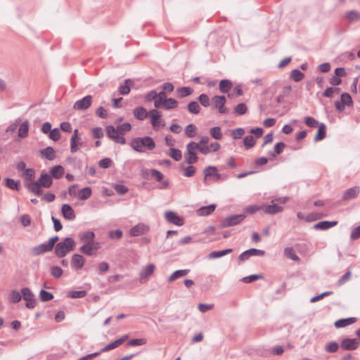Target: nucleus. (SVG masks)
Instances as JSON below:
<instances>
[{"mask_svg": "<svg viewBox=\"0 0 360 360\" xmlns=\"http://www.w3.org/2000/svg\"><path fill=\"white\" fill-rule=\"evenodd\" d=\"M359 193V188L354 186L350 188L345 191L343 195V199L345 200H350L355 198Z\"/></svg>", "mask_w": 360, "mask_h": 360, "instance_id": "b1692460", "label": "nucleus"}, {"mask_svg": "<svg viewBox=\"0 0 360 360\" xmlns=\"http://www.w3.org/2000/svg\"><path fill=\"white\" fill-rule=\"evenodd\" d=\"M198 101L204 107H208L210 105V101L207 94H200L198 97Z\"/></svg>", "mask_w": 360, "mask_h": 360, "instance_id": "0e129e2a", "label": "nucleus"}, {"mask_svg": "<svg viewBox=\"0 0 360 360\" xmlns=\"http://www.w3.org/2000/svg\"><path fill=\"white\" fill-rule=\"evenodd\" d=\"M189 272L188 269H181L176 270L173 272L170 276L168 278V282L172 283L176 280L177 278H181L183 276H186Z\"/></svg>", "mask_w": 360, "mask_h": 360, "instance_id": "cd10ccee", "label": "nucleus"}, {"mask_svg": "<svg viewBox=\"0 0 360 360\" xmlns=\"http://www.w3.org/2000/svg\"><path fill=\"white\" fill-rule=\"evenodd\" d=\"M21 176L24 180L25 186L27 188V184L30 182H34L33 181L35 176V171L33 169L28 168L22 172Z\"/></svg>", "mask_w": 360, "mask_h": 360, "instance_id": "4be33fe9", "label": "nucleus"}, {"mask_svg": "<svg viewBox=\"0 0 360 360\" xmlns=\"http://www.w3.org/2000/svg\"><path fill=\"white\" fill-rule=\"evenodd\" d=\"M196 133V127L193 124H189L185 129V134L189 137L193 138Z\"/></svg>", "mask_w": 360, "mask_h": 360, "instance_id": "8fccbe9b", "label": "nucleus"}, {"mask_svg": "<svg viewBox=\"0 0 360 360\" xmlns=\"http://www.w3.org/2000/svg\"><path fill=\"white\" fill-rule=\"evenodd\" d=\"M285 147V145L284 143H283V142L277 143L274 146V153H272L271 155L276 156V155L281 154L283 151Z\"/></svg>", "mask_w": 360, "mask_h": 360, "instance_id": "69168bd1", "label": "nucleus"}, {"mask_svg": "<svg viewBox=\"0 0 360 360\" xmlns=\"http://www.w3.org/2000/svg\"><path fill=\"white\" fill-rule=\"evenodd\" d=\"M245 218L243 214L231 215L221 221V226L223 228L235 226L240 223Z\"/></svg>", "mask_w": 360, "mask_h": 360, "instance_id": "ddd939ff", "label": "nucleus"}, {"mask_svg": "<svg viewBox=\"0 0 360 360\" xmlns=\"http://www.w3.org/2000/svg\"><path fill=\"white\" fill-rule=\"evenodd\" d=\"M202 174L206 184L210 181L216 182L221 179V174L218 172L217 168L214 166L205 167Z\"/></svg>", "mask_w": 360, "mask_h": 360, "instance_id": "423d86ee", "label": "nucleus"}, {"mask_svg": "<svg viewBox=\"0 0 360 360\" xmlns=\"http://www.w3.org/2000/svg\"><path fill=\"white\" fill-rule=\"evenodd\" d=\"M232 87V82L229 79H223L219 83V90L221 93H227Z\"/></svg>", "mask_w": 360, "mask_h": 360, "instance_id": "f704fd0d", "label": "nucleus"}, {"mask_svg": "<svg viewBox=\"0 0 360 360\" xmlns=\"http://www.w3.org/2000/svg\"><path fill=\"white\" fill-rule=\"evenodd\" d=\"M127 338H128L127 335H124V336L122 337L121 338H119V339L115 340L114 342H112L111 343L107 345L105 347H104L103 349H101V352H104L110 351L111 349H113L117 347L122 343H123L124 341L127 339Z\"/></svg>", "mask_w": 360, "mask_h": 360, "instance_id": "393cba45", "label": "nucleus"}, {"mask_svg": "<svg viewBox=\"0 0 360 360\" xmlns=\"http://www.w3.org/2000/svg\"><path fill=\"white\" fill-rule=\"evenodd\" d=\"M51 176L58 179L63 176L64 174V169L61 165H56L50 169Z\"/></svg>", "mask_w": 360, "mask_h": 360, "instance_id": "7c9ffc66", "label": "nucleus"}, {"mask_svg": "<svg viewBox=\"0 0 360 360\" xmlns=\"http://www.w3.org/2000/svg\"><path fill=\"white\" fill-rule=\"evenodd\" d=\"M245 134V130L243 128H237L231 131V136L234 139H240Z\"/></svg>", "mask_w": 360, "mask_h": 360, "instance_id": "e2e57ef3", "label": "nucleus"}, {"mask_svg": "<svg viewBox=\"0 0 360 360\" xmlns=\"http://www.w3.org/2000/svg\"><path fill=\"white\" fill-rule=\"evenodd\" d=\"M264 254L265 252L264 250L251 248L242 252L239 255L238 259L240 261H245L252 256H264Z\"/></svg>", "mask_w": 360, "mask_h": 360, "instance_id": "dca6fc26", "label": "nucleus"}, {"mask_svg": "<svg viewBox=\"0 0 360 360\" xmlns=\"http://www.w3.org/2000/svg\"><path fill=\"white\" fill-rule=\"evenodd\" d=\"M193 92V90L190 87H181L177 89V93L179 96L181 98L186 97L191 95Z\"/></svg>", "mask_w": 360, "mask_h": 360, "instance_id": "6e6d98bb", "label": "nucleus"}, {"mask_svg": "<svg viewBox=\"0 0 360 360\" xmlns=\"http://www.w3.org/2000/svg\"><path fill=\"white\" fill-rule=\"evenodd\" d=\"M356 321V318L352 317L347 319H339L335 322V326L337 328H343L347 326L351 325Z\"/></svg>", "mask_w": 360, "mask_h": 360, "instance_id": "bb28decb", "label": "nucleus"}, {"mask_svg": "<svg viewBox=\"0 0 360 360\" xmlns=\"http://www.w3.org/2000/svg\"><path fill=\"white\" fill-rule=\"evenodd\" d=\"M168 155L176 161H179L182 158L181 150L174 148H171L169 150Z\"/></svg>", "mask_w": 360, "mask_h": 360, "instance_id": "a19ab883", "label": "nucleus"}, {"mask_svg": "<svg viewBox=\"0 0 360 360\" xmlns=\"http://www.w3.org/2000/svg\"><path fill=\"white\" fill-rule=\"evenodd\" d=\"M91 188L86 187L79 191L78 198L82 200H84L88 199L91 196Z\"/></svg>", "mask_w": 360, "mask_h": 360, "instance_id": "79ce46f5", "label": "nucleus"}, {"mask_svg": "<svg viewBox=\"0 0 360 360\" xmlns=\"http://www.w3.org/2000/svg\"><path fill=\"white\" fill-rule=\"evenodd\" d=\"M131 147L137 152H144L146 150H152L155 148V143L150 136L137 137L131 140Z\"/></svg>", "mask_w": 360, "mask_h": 360, "instance_id": "7ed1b4c3", "label": "nucleus"}, {"mask_svg": "<svg viewBox=\"0 0 360 360\" xmlns=\"http://www.w3.org/2000/svg\"><path fill=\"white\" fill-rule=\"evenodd\" d=\"M39 299L41 302H47L53 299V295L48 291L41 290L39 292Z\"/></svg>", "mask_w": 360, "mask_h": 360, "instance_id": "49530a36", "label": "nucleus"}, {"mask_svg": "<svg viewBox=\"0 0 360 360\" xmlns=\"http://www.w3.org/2000/svg\"><path fill=\"white\" fill-rule=\"evenodd\" d=\"M200 145L191 141L186 145V152L184 153L185 162L188 164H194L198 161L197 150L200 151Z\"/></svg>", "mask_w": 360, "mask_h": 360, "instance_id": "39448f33", "label": "nucleus"}, {"mask_svg": "<svg viewBox=\"0 0 360 360\" xmlns=\"http://www.w3.org/2000/svg\"><path fill=\"white\" fill-rule=\"evenodd\" d=\"M243 143L246 148L249 149L252 148L255 144V141L252 136H246L243 139Z\"/></svg>", "mask_w": 360, "mask_h": 360, "instance_id": "13d9d810", "label": "nucleus"}, {"mask_svg": "<svg viewBox=\"0 0 360 360\" xmlns=\"http://www.w3.org/2000/svg\"><path fill=\"white\" fill-rule=\"evenodd\" d=\"M84 257L79 254H74L72 256L71 265L75 270L81 269L84 264Z\"/></svg>", "mask_w": 360, "mask_h": 360, "instance_id": "6ab92c4d", "label": "nucleus"}, {"mask_svg": "<svg viewBox=\"0 0 360 360\" xmlns=\"http://www.w3.org/2000/svg\"><path fill=\"white\" fill-rule=\"evenodd\" d=\"M232 251H233L232 249H230V248L226 249V250H224L221 251H213L209 254L208 257H209V259L219 258V257L226 255L227 254L232 252Z\"/></svg>", "mask_w": 360, "mask_h": 360, "instance_id": "473e14b6", "label": "nucleus"}, {"mask_svg": "<svg viewBox=\"0 0 360 360\" xmlns=\"http://www.w3.org/2000/svg\"><path fill=\"white\" fill-rule=\"evenodd\" d=\"M262 278V276L260 274H252L248 276H245L241 279V281L245 283H250L257 280H259Z\"/></svg>", "mask_w": 360, "mask_h": 360, "instance_id": "3c124183", "label": "nucleus"}, {"mask_svg": "<svg viewBox=\"0 0 360 360\" xmlns=\"http://www.w3.org/2000/svg\"><path fill=\"white\" fill-rule=\"evenodd\" d=\"M22 297L26 302L25 307L28 309H34L37 304V299L32 291L27 287L21 289Z\"/></svg>", "mask_w": 360, "mask_h": 360, "instance_id": "0eeeda50", "label": "nucleus"}, {"mask_svg": "<svg viewBox=\"0 0 360 360\" xmlns=\"http://www.w3.org/2000/svg\"><path fill=\"white\" fill-rule=\"evenodd\" d=\"M284 255L286 257L297 261L299 259L298 256L295 254V250L292 248H286L284 250Z\"/></svg>", "mask_w": 360, "mask_h": 360, "instance_id": "a18cd8bd", "label": "nucleus"}, {"mask_svg": "<svg viewBox=\"0 0 360 360\" xmlns=\"http://www.w3.org/2000/svg\"><path fill=\"white\" fill-rule=\"evenodd\" d=\"M75 246V240L72 238L67 237L63 241L56 244L55 254L58 257H64L68 252L74 250Z\"/></svg>", "mask_w": 360, "mask_h": 360, "instance_id": "20e7f679", "label": "nucleus"}, {"mask_svg": "<svg viewBox=\"0 0 360 360\" xmlns=\"http://www.w3.org/2000/svg\"><path fill=\"white\" fill-rule=\"evenodd\" d=\"M147 342V340L146 338H137V339H132L128 342V345L129 346H141L144 345Z\"/></svg>", "mask_w": 360, "mask_h": 360, "instance_id": "4d7b16f0", "label": "nucleus"}, {"mask_svg": "<svg viewBox=\"0 0 360 360\" xmlns=\"http://www.w3.org/2000/svg\"><path fill=\"white\" fill-rule=\"evenodd\" d=\"M216 208L215 204H211L208 206H205L197 210V214L198 216H207L212 214Z\"/></svg>", "mask_w": 360, "mask_h": 360, "instance_id": "a878e982", "label": "nucleus"}, {"mask_svg": "<svg viewBox=\"0 0 360 360\" xmlns=\"http://www.w3.org/2000/svg\"><path fill=\"white\" fill-rule=\"evenodd\" d=\"M188 110L191 113L198 114L200 107L196 101H192L188 105Z\"/></svg>", "mask_w": 360, "mask_h": 360, "instance_id": "603ef678", "label": "nucleus"}, {"mask_svg": "<svg viewBox=\"0 0 360 360\" xmlns=\"http://www.w3.org/2000/svg\"><path fill=\"white\" fill-rule=\"evenodd\" d=\"M50 273L53 277L59 278L63 275V271L60 267L54 266L50 269Z\"/></svg>", "mask_w": 360, "mask_h": 360, "instance_id": "5fc2aeb1", "label": "nucleus"}, {"mask_svg": "<svg viewBox=\"0 0 360 360\" xmlns=\"http://www.w3.org/2000/svg\"><path fill=\"white\" fill-rule=\"evenodd\" d=\"M247 106L245 103H239L238 104L234 109V112L239 115H244L247 112Z\"/></svg>", "mask_w": 360, "mask_h": 360, "instance_id": "680f3d73", "label": "nucleus"}, {"mask_svg": "<svg viewBox=\"0 0 360 360\" xmlns=\"http://www.w3.org/2000/svg\"><path fill=\"white\" fill-rule=\"evenodd\" d=\"M340 346L344 350H354L359 346V342L356 338H345L341 342Z\"/></svg>", "mask_w": 360, "mask_h": 360, "instance_id": "f3484780", "label": "nucleus"}, {"mask_svg": "<svg viewBox=\"0 0 360 360\" xmlns=\"http://www.w3.org/2000/svg\"><path fill=\"white\" fill-rule=\"evenodd\" d=\"M86 292L85 290L71 291L68 293V297L72 299L82 298L85 297Z\"/></svg>", "mask_w": 360, "mask_h": 360, "instance_id": "bf43d9fd", "label": "nucleus"}, {"mask_svg": "<svg viewBox=\"0 0 360 360\" xmlns=\"http://www.w3.org/2000/svg\"><path fill=\"white\" fill-rule=\"evenodd\" d=\"M353 103L351 96L348 93H344L341 95L340 101L335 102V107L336 109L342 112L345 110V106H350Z\"/></svg>", "mask_w": 360, "mask_h": 360, "instance_id": "9b49d317", "label": "nucleus"}, {"mask_svg": "<svg viewBox=\"0 0 360 360\" xmlns=\"http://www.w3.org/2000/svg\"><path fill=\"white\" fill-rule=\"evenodd\" d=\"M84 146V142L82 140V138H77L75 139L74 143L70 140V151L72 153H76L79 150V147Z\"/></svg>", "mask_w": 360, "mask_h": 360, "instance_id": "72a5a7b5", "label": "nucleus"}, {"mask_svg": "<svg viewBox=\"0 0 360 360\" xmlns=\"http://www.w3.org/2000/svg\"><path fill=\"white\" fill-rule=\"evenodd\" d=\"M51 176L46 173L41 174L38 181L30 182L27 184V188L37 195L42 193L41 187L49 188L52 185Z\"/></svg>", "mask_w": 360, "mask_h": 360, "instance_id": "f03ea898", "label": "nucleus"}, {"mask_svg": "<svg viewBox=\"0 0 360 360\" xmlns=\"http://www.w3.org/2000/svg\"><path fill=\"white\" fill-rule=\"evenodd\" d=\"M210 134L213 139L217 140H220L223 137L221 130L219 127H214L211 128L210 129Z\"/></svg>", "mask_w": 360, "mask_h": 360, "instance_id": "ea45409f", "label": "nucleus"}, {"mask_svg": "<svg viewBox=\"0 0 360 360\" xmlns=\"http://www.w3.org/2000/svg\"><path fill=\"white\" fill-rule=\"evenodd\" d=\"M226 99L224 96H214L212 98V105L214 109L218 110L221 114H224L228 112V109L225 107Z\"/></svg>", "mask_w": 360, "mask_h": 360, "instance_id": "6e6552de", "label": "nucleus"}, {"mask_svg": "<svg viewBox=\"0 0 360 360\" xmlns=\"http://www.w3.org/2000/svg\"><path fill=\"white\" fill-rule=\"evenodd\" d=\"M95 233L91 231H85L79 234V240L83 245L79 251L86 255L91 256L101 248L100 243L95 241Z\"/></svg>", "mask_w": 360, "mask_h": 360, "instance_id": "f257e3e1", "label": "nucleus"}, {"mask_svg": "<svg viewBox=\"0 0 360 360\" xmlns=\"http://www.w3.org/2000/svg\"><path fill=\"white\" fill-rule=\"evenodd\" d=\"M339 347V345L335 342H330L325 345V349L327 352H335Z\"/></svg>", "mask_w": 360, "mask_h": 360, "instance_id": "052dcab7", "label": "nucleus"}, {"mask_svg": "<svg viewBox=\"0 0 360 360\" xmlns=\"http://www.w3.org/2000/svg\"><path fill=\"white\" fill-rule=\"evenodd\" d=\"M150 175L157 181H161L163 179V174L155 169H150Z\"/></svg>", "mask_w": 360, "mask_h": 360, "instance_id": "338daca9", "label": "nucleus"}, {"mask_svg": "<svg viewBox=\"0 0 360 360\" xmlns=\"http://www.w3.org/2000/svg\"><path fill=\"white\" fill-rule=\"evenodd\" d=\"M49 136L53 141H58L60 137V133L59 129L58 128H54L50 131Z\"/></svg>", "mask_w": 360, "mask_h": 360, "instance_id": "774afa93", "label": "nucleus"}, {"mask_svg": "<svg viewBox=\"0 0 360 360\" xmlns=\"http://www.w3.org/2000/svg\"><path fill=\"white\" fill-rule=\"evenodd\" d=\"M345 18L349 22H355L360 20V12L357 11H349L345 14Z\"/></svg>", "mask_w": 360, "mask_h": 360, "instance_id": "c85d7f7f", "label": "nucleus"}, {"mask_svg": "<svg viewBox=\"0 0 360 360\" xmlns=\"http://www.w3.org/2000/svg\"><path fill=\"white\" fill-rule=\"evenodd\" d=\"M337 224H338V222L336 221H320V222L316 223V229L326 230V229H330L331 227L335 226Z\"/></svg>", "mask_w": 360, "mask_h": 360, "instance_id": "2f4dec72", "label": "nucleus"}, {"mask_svg": "<svg viewBox=\"0 0 360 360\" xmlns=\"http://www.w3.org/2000/svg\"><path fill=\"white\" fill-rule=\"evenodd\" d=\"M52 249L47 243H41L39 245L33 247L30 252L34 256L40 255L44 252H50Z\"/></svg>", "mask_w": 360, "mask_h": 360, "instance_id": "aec40b11", "label": "nucleus"}, {"mask_svg": "<svg viewBox=\"0 0 360 360\" xmlns=\"http://www.w3.org/2000/svg\"><path fill=\"white\" fill-rule=\"evenodd\" d=\"M150 227L143 223H139L129 231V235L133 237L144 235L148 232Z\"/></svg>", "mask_w": 360, "mask_h": 360, "instance_id": "4468645a", "label": "nucleus"}, {"mask_svg": "<svg viewBox=\"0 0 360 360\" xmlns=\"http://www.w3.org/2000/svg\"><path fill=\"white\" fill-rule=\"evenodd\" d=\"M133 82L130 79L125 80V84L120 85L119 87V92L122 95H127L130 92V85Z\"/></svg>", "mask_w": 360, "mask_h": 360, "instance_id": "c9c22d12", "label": "nucleus"}, {"mask_svg": "<svg viewBox=\"0 0 360 360\" xmlns=\"http://www.w3.org/2000/svg\"><path fill=\"white\" fill-rule=\"evenodd\" d=\"M134 117L139 120H145L148 116H149L148 112L146 111V110L143 107H138L136 108L134 110Z\"/></svg>", "mask_w": 360, "mask_h": 360, "instance_id": "c756f323", "label": "nucleus"}, {"mask_svg": "<svg viewBox=\"0 0 360 360\" xmlns=\"http://www.w3.org/2000/svg\"><path fill=\"white\" fill-rule=\"evenodd\" d=\"M63 217L68 220H73L75 218V213L72 207L68 204H63L61 207Z\"/></svg>", "mask_w": 360, "mask_h": 360, "instance_id": "412c9836", "label": "nucleus"}, {"mask_svg": "<svg viewBox=\"0 0 360 360\" xmlns=\"http://www.w3.org/2000/svg\"><path fill=\"white\" fill-rule=\"evenodd\" d=\"M108 136L113 140L119 135L118 129H115L113 126L109 125L106 127Z\"/></svg>", "mask_w": 360, "mask_h": 360, "instance_id": "09e8293b", "label": "nucleus"}, {"mask_svg": "<svg viewBox=\"0 0 360 360\" xmlns=\"http://www.w3.org/2000/svg\"><path fill=\"white\" fill-rule=\"evenodd\" d=\"M165 217L167 221L175 224L176 226H182L184 224V219L174 212L167 211L165 212Z\"/></svg>", "mask_w": 360, "mask_h": 360, "instance_id": "a211bd4d", "label": "nucleus"}, {"mask_svg": "<svg viewBox=\"0 0 360 360\" xmlns=\"http://www.w3.org/2000/svg\"><path fill=\"white\" fill-rule=\"evenodd\" d=\"M41 154L49 160H52L55 158L54 150L50 146L41 150Z\"/></svg>", "mask_w": 360, "mask_h": 360, "instance_id": "e433bc0d", "label": "nucleus"}, {"mask_svg": "<svg viewBox=\"0 0 360 360\" xmlns=\"http://www.w3.org/2000/svg\"><path fill=\"white\" fill-rule=\"evenodd\" d=\"M178 105V102L172 98H169L164 100L163 107L166 110H171L176 108Z\"/></svg>", "mask_w": 360, "mask_h": 360, "instance_id": "58836bf2", "label": "nucleus"}, {"mask_svg": "<svg viewBox=\"0 0 360 360\" xmlns=\"http://www.w3.org/2000/svg\"><path fill=\"white\" fill-rule=\"evenodd\" d=\"M221 146L217 142L211 143L209 146L200 147V152L203 155H207L210 153H214L218 151Z\"/></svg>", "mask_w": 360, "mask_h": 360, "instance_id": "5701e85b", "label": "nucleus"}, {"mask_svg": "<svg viewBox=\"0 0 360 360\" xmlns=\"http://www.w3.org/2000/svg\"><path fill=\"white\" fill-rule=\"evenodd\" d=\"M262 210L265 214H275L281 212L283 210V207L278 205L276 200H271V205H262Z\"/></svg>", "mask_w": 360, "mask_h": 360, "instance_id": "2eb2a0df", "label": "nucleus"}, {"mask_svg": "<svg viewBox=\"0 0 360 360\" xmlns=\"http://www.w3.org/2000/svg\"><path fill=\"white\" fill-rule=\"evenodd\" d=\"M148 115L151 119V124L155 130H158L165 125L164 122L160 120L162 115L157 110H150Z\"/></svg>", "mask_w": 360, "mask_h": 360, "instance_id": "f8f14e48", "label": "nucleus"}, {"mask_svg": "<svg viewBox=\"0 0 360 360\" xmlns=\"http://www.w3.org/2000/svg\"><path fill=\"white\" fill-rule=\"evenodd\" d=\"M28 131L29 122L26 120L20 124L18 130V136L21 138H25L27 136Z\"/></svg>", "mask_w": 360, "mask_h": 360, "instance_id": "4c0bfd02", "label": "nucleus"}, {"mask_svg": "<svg viewBox=\"0 0 360 360\" xmlns=\"http://www.w3.org/2000/svg\"><path fill=\"white\" fill-rule=\"evenodd\" d=\"M155 269L154 264H149L143 267L139 272V281L141 283L147 282L148 278L153 275Z\"/></svg>", "mask_w": 360, "mask_h": 360, "instance_id": "9d476101", "label": "nucleus"}, {"mask_svg": "<svg viewBox=\"0 0 360 360\" xmlns=\"http://www.w3.org/2000/svg\"><path fill=\"white\" fill-rule=\"evenodd\" d=\"M22 299V294L18 291L13 290L10 293V300L13 303H18Z\"/></svg>", "mask_w": 360, "mask_h": 360, "instance_id": "864d4df0", "label": "nucleus"}, {"mask_svg": "<svg viewBox=\"0 0 360 360\" xmlns=\"http://www.w3.org/2000/svg\"><path fill=\"white\" fill-rule=\"evenodd\" d=\"M326 127L323 123L319 125L318 131L316 133V141L322 140L326 137Z\"/></svg>", "mask_w": 360, "mask_h": 360, "instance_id": "37998d69", "label": "nucleus"}, {"mask_svg": "<svg viewBox=\"0 0 360 360\" xmlns=\"http://www.w3.org/2000/svg\"><path fill=\"white\" fill-rule=\"evenodd\" d=\"M290 77L295 82H300L303 79L304 75L300 70L295 69L291 72Z\"/></svg>", "mask_w": 360, "mask_h": 360, "instance_id": "de8ad7c7", "label": "nucleus"}, {"mask_svg": "<svg viewBox=\"0 0 360 360\" xmlns=\"http://www.w3.org/2000/svg\"><path fill=\"white\" fill-rule=\"evenodd\" d=\"M92 102L93 96L87 95L82 99L77 101L73 105V108L76 110L84 111L90 108Z\"/></svg>", "mask_w": 360, "mask_h": 360, "instance_id": "1a4fd4ad", "label": "nucleus"}, {"mask_svg": "<svg viewBox=\"0 0 360 360\" xmlns=\"http://www.w3.org/2000/svg\"><path fill=\"white\" fill-rule=\"evenodd\" d=\"M6 186L12 190L18 191L20 189V183L13 179L7 178L6 179Z\"/></svg>", "mask_w": 360, "mask_h": 360, "instance_id": "c03bdc74", "label": "nucleus"}]
</instances>
